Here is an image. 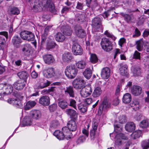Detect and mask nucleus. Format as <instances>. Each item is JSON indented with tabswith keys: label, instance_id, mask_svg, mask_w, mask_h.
Returning <instances> with one entry per match:
<instances>
[{
	"label": "nucleus",
	"instance_id": "1",
	"mask_svg": "<svg viewBox=\"0 0 149 149\" xmlns=\"http://www.w3.org/2000/svg\"><path fill=\"white\" fill-rule=\"evenodd\" d=\"M115 132L110 135L111 137L113 136H115V143L116 145L119 146L122 144L124 140H127V137L125 136L123 134L120 133L122 130V127L118 123L114 125Z\"/></svg>",
	"mask_w": 149,
	"mask_h": 149
},
{
	"label": "nucleus",
	"instance_id": "2",
	"mask_svg": "<svg viewBox=\"0 0 149 149\" xmlns=\"http://www.w3.org/2000/svg\"><path fill=\"white\" fill-rule=\"evenodd\" d=\"M54 135L59 140H63L64 139H70L72 136L71 132L66 127L63 128L62 131L59 130H56L54 133Z\"/></svg>",
	"mask_w": 149,
	"mask_h": 149
},
{
	"label": "nucleus",
	"instance_id": "3",
	"mask_svg": "<svg viewBox=\"0 0 149 149\" xmlns=\"http://www.w3.org/2000/svg\"><path fill=\"white\" fill-rule=\"evenodd\" d=\"M110 106L111 102L109 99L106 97H104L102 104L99 107L97 113L98 115L96 116L97 119L96 120L97 121L102 120V118L100 116L103 111H105L106 109L109 108Z\"/></svg>",
	"mask_w": 149,
	"mask_h": 149
},
{
	"label": "nucleus",
	"instance_id": "4",
	"mask_svg": "<svg viewBox=\"0 0 149 149\" xmlns=\"http://www.w3.org/2000/svg\"><path fill=\"white\" fill-rule=\"evenodd\" d=\"M78 70L74 65H71L67 66L65 70V73L68 78L72 79L77 75Z\"/></svg>",
	"mask_w": 149,
	"mask_h": 149
},
{
	"label": "nucleus",
	"instance_id": "5",
	"mask_svg": "<svg viewBox=\"0 0 149 149\" xmlns=\"http://www.w3.org/2000/svg\"><path fill=\"white\" fill-rule=\"evenodd\" d=\"M101 45L103 49L108 52L112 49V45L111 42L109 39L106 38H102L101 42Z\"/></svg>",
	"mask_w": 149,
	"mask_h": 149
},
{
	"label": "nucleus",
	"instance_id": "6",
	"mask_svg": "<svg viewBox=\"0 0 149 149\" xmlns=\"http://www.w3.org/2000/svg\"><path fill=\"white\" fill-rule=\"evenodd\" d=\"M21 37L24 40L28 41H33L35 36L31 32L28 31H23L20 33Z\"/></svg>",
	"mask_w": 149,
	"mask_h": 149
},
{
	"label": "nucleus",
	"instance_id": "7",
	"mask_svg": "<svg viewBox=\"0 0 149 149\" xmlns=\"http://www.w3.org/2000/svg\"><path fill=\"white\" fill-rule=\"evenodd\" d=\"M85 82L84 80L81 78H78L75 79L72 82L74 87L76 89H80L84 87Z\"/></svg>",
	"mask_w": 149,
	"mask_h": 149
},
{
	"label": "nucleus",
	"instance_id": "8",
	"mask_svg": "<svg viewBox=\"0 0 149 149\" xmlns=\"http://www.w3.org/2000/svg\"><path fill=\"white\" fill-rule=\"evenodd\" d=\"M92 90L90 85H87L83 87L80 91L81 96L86 97L90 95L92 93Z\"/></svg>",
	"mask_w": 149,
	"mask_h": 149
},
{
	"label": "nucleus",
	"instance_id": "9",
	"mask_svg": "<svg viewBox=\"0 0 149 149\" xmlns=\"http://www.w3.org/2000/svg\"><path fill=\"white\" fill-rule=\"evenodd\" d=\"M72 51L74 54L76 55H80L83 53L82 49L80 45L77 43H75L73 44Z\"/></svg>",
	"mask_w": 149,
	"mask_h": 149
},
{
	"label": "nucleus",
	"instance_id": "10",
	"mask_svg": "<svg viewBox=\"0 0 149 149\" xmlns=\"http://www.w3.org/2000/svg\"><path fill=\"white\" fill-rule=\"evenodd\" d=\"M75 31L77 36L79 37L84 38L86 35L85 31L79 25L75 26L74 27Z\"/></svg>",
	"mask_w": 149,
	"mask_h": 149
},
{
	"label": "nucleus",
	"instance_id": "11",
	"mask_svg": "<svg viewBox=\"0 0 149 149\" xmlns=\"http://www.w3.org/2000/svg\"><path fill=\"white\" fill-rule=\"evenodd\" d=\"M26 82L20 79L15 82L13 84L14 88L17 90H21L24 87Z\"/></svg>",
	"mask_w": 149,
	"mask_h": 149
},
{
	"label": "nucleus",
	"instance_id": "12",
	"mask_svg": "<svg viewBox=\"0 0 149 149\" xmlns=\"http://www.w3.org/2000/svg\"><path fill=\"white\" fill-rule=\"evenodd\" d=\"M43 58L45 63L48 65L52 64L55 62L54 57L50 54L44 55Z\"/></svg>",
	"mask_w": 149,
	"mask_h": 149
},
{
	"label": "nucleus",
	"instance_id": "13",
	"mask_svg": "<svg viewBox=\"0 0 149 149\" xmlns=\"http://www.w3.org/2000/svg\"><path fill=\"white\" fill-rule=\"evenodd\" d=\"M44 76L47 78H50L54 76L55 72L53 68H50L44 70L43 71Z\"/></svg>",
	"mask_w": 149,
	"mask_h": 149
},
{
	"label": "nucleus",
	"instance_id": "14",
	"mask_svg": "<svg viewBox=\"0 0 149 149\" xmlns=\"http://www.w3.org/2000/svg\"><path fill=\"white\" fill-rule=\"evenodd\" d=\"M142 90L141 86L136 85H133L131 88V93L135 96H138L140 95Z\"/></svg>",
	"mask_w": 149,
	"mask_h": 149
},
{
	"label": "nucleus",
	"instance_id": "15",
	"mask_svg": "<svg viewBox=\"0 0 149 149\" xmlns=\"http://www.w3.org/2000/svg\"><path fill=\"white\" fill-rule=\"evenodd\" d=\"M0 35L3 36H0V47L2 48L5 45L6 41L4 38L5 36L7 39L8 38V33L6 31H2L0 32Z\"/></svg>",
	"mask_w": 149,
	"mask_h": 149
},
{
	"label": "nucleus",
	"instance_id": "16",
	"mask_svg": "<svg viewBox=\"0 0 149 149\" xmlns=\"http://www.w3.org/2000/svg\"><path fill=\"white\" fill-rule=\"evenodd\" d=\"M39 103L43 106H48L50 104V98L48 96H43L40 98Z\"/></svg>",
	"mask_w": 149,
	"mask_h": 149
},
{
	"label": "nucleus",
	"instance_id": "17",
	"mask_svg": "<svg viewBox=\"0 0 149 149\" xmlns=\"http://www.w3.org/2000/svg\"><path fill=\"white\" fill-rule=\"evenodd\" d=\"M92 25L93 28L96 29L102 28L101 19L99 17H95L92 21Z\"/></svg>",
	"mask_w": 149,
	"mask_h": 149
},
{
	"label": "nucleus",
	"instance_id": "18",
	"mask_svg": "<svg viewBox=\"0 0 149 149\" xmlns=\"http://www.w3.org/2000/svg\"><path fill=\"white\" fill-rule=\"evenodd\" d=\"M146 42V41L143 40V39H140L136 41V48L139 51H141L145 50L144 45Z\"/></svg>",
	"mask_w": 149,
	"mask_h": 149
},
{
	"label": "nucleus",
	"instance_id": "19",
	"mask_svg": "<svg viewBox=\"0 0 149 149\" xmlns=\"http://www.w3.org/2000/svg\"><path fill=\"white\" fill-rule=\"evenodd\" d=\"M110 70L107 67L103 68L102 70L101 75V77L103 79H107L109 78L110 75Z\"/></svg>",
	"mask_w": 149,
	"mask_h": 149
},
{
	"label": "nucleus",
	"instance_id": "20",
	"mask_svg": "<svg viewBox=\"0 0 149 149\" xmlns=\"http://www.w3.org/2000/svg\"><path fill=\"white\" fill-rule=\"evenodd\" d=\"M72 54L69 52H65L62 55V59L64 62H69L72 59Z\"/></svg>",
	"mask_w": 149,
	"mask_h": 149
},
{
	"label": "nucleus",
	"instance_id": "21",
	"mask_svg": "<svg viewBox=\"0 0 149 149\" xmlns=\"http://www.w3.org/2000/svg\"><path fill=\"white\" fill-rule=\"evenodd\" d=\"M44 6L46 8H48L50 11L54 13L56 12V10L54 5L52 2V0H47Z\"/></svg>",
	"mask_w": 149,
	"mask_h": 149
},
{
	"label": "nucleus",
	"instance_id": "22",
	"mask_svg": "<svg viewBox=\"0 0 149 149\" xmlns=\"http://www.w3.org/2000/svg\"><path fill=\"white\" fill-rule=\"evenodd\" d=\"M120 65L119 70L120 74L123 76H127L128 75V67L126 65L123 64H120Z\"/></svg>",
	"mask_w": 149,
	"mask_h": 149
},
{
	"label": "nucleus",
	"instance_id": "23",
	"mask_svg": "<svg viewBox=\"0 0 149 149\" xmlns=\"http://www.w3.org/2000/svg\"><path fill=\"white\" fill-rule=\"evenodd\" d=\"M12 41L14 46L16 48H18L19 44L22 43V40L19 36H15L13 38Z\"/></svg>",
	"mask_w": 149,
	"mask_h": 149
},
{
	"label": "nucleus",
	"instance_id": "24",
	"mask_svg": "<svg viewBox=\"0 0 149 149\" xmlns=\"http://www.w3.org/2000/svg\"><path fill=\"white\" fill-rule=\"evenodd\" d=\"M61 30L63 34L69 36L72 32L71 27L69 26H63L61 28Z\"/></svg>",
	"mask_w": 149,
	"mask_h": 149
},
{
	"label": "nucleus",
	"instance_id": "25",
	"mask_svg": "<svg viewBox=\"0 0 149 149\" xmlns=\"http://www.w3.org/2000/svg\"><path fill=\"white\" fill-rule=\"evenodd\" d=\"M64 91L65 94L67 95H69L70 97H74V91L73 87L72 86H70L66 87Z\"/></svg>",
	"mask_w": 149,
	"mask_h": 149
},
{
	"label": "nucleus",
	"instance_id": "26",
	"mask_svg": "<svg viewBox=\"0 0 149 149\" xmlns=\"http://www.w3.org/2000/svg\"><path fill=\"white\" fill-rule=\"evenodd\" d=\"M67 129L69 130L74 131L76 130L77 128V123L76 122H69L67 124Z\"/></svg>",
	"mask_w": 149,
	"mask_h": 149
},
{
	"label": "nucleus",
	"instance_id": "27",
	"mask_svg": "<svg viewBox=\"0 0 149 149\" xmlns=\"http://www.w3.org/2000/svg\"><path fill=\"white\" fill-rule=\"evenodd\" d=\"M17 75L20 79L26 82V79L29 76V74L26 71H24L19 72L17 73Z\"/></svg>",
	"mask_w": 149,
	"mask_h": 149
},
{
	"label": "nucleus",
	"instance_id": "28",
	"mask_svg": "<svg viewBox=\"0 0 149 149\" xmlns=\"http://www.w3.org/2000/svg\"><path fill=\"white\" fill-rule=\"evenodd\" d=\"M120 15L123 17L124 20L128 23L130 22L134 18V16L132 14L129 15L123 13H121Z\"/></svg>",
	"mask_w": 149,
	"mask_h": 149
},
{
	"label": "nucleus",
	"instance_id": "29",
	"mask_svg": "<svg viewBox=\"0 0 149 149\" xmlns=\"http://www.w3.org/2000/svg\"><path fill=\"white\" fill-rule=\"evenodd\" d=\"M13 88L10 84H5L3 93L6 95H8L11 93L13 91Z\"/></svg>",
	"mask_w": 149,
	"mask_h": 149
},
{
	"label": "nucleus",
	"instance_id": "30",
	"mask_svg": "<svg viewBox=\"0 0 149 149\" xmlns=\"http://www.w3.org/2000/svg\"><path fill=\"white\" fill-rule=\"evenodd\" d=\"M97 127V123L96 122H94L92 124V129L90 133V136L92 139L94 138Z\"/></svg>",
	"mask_w": 149,
	"mask_h": 149
},
{
	"label": "nucleus",
	"instance_id": "31",
	"mask_svg": "<svg viewBox=\"0 0 149 149\" xmlns=\"http://www.w3.org/2000/svg\"><path fill=\"white\" fill-rule=\"evenodd\" d=\"M102 91L100 86L95 87L92 93V96L94 97H97L99 96L102 94Z\"/></svg>",
	"mask_w": 149,
	"mask_h": 149
},
{
	"label": "nucleus",
	"instance_id": "32",
	"mask_svg": "<svg viewBox=\"0 0 149 149\" xmlns=\"http://www.w3.org/2000/svg\"><path fill=\"white\" fill-rule=\"evenodd\" d=\"M132 100V97L129 93H126L125 94L123 97V102L125 104L130 103Z\"/></svg>",
	"mask_w": 149,
	"mask_h": 149
},
{
	"label": "nucleus",
	"instance_id": "33",
	"mask_svg": "<svg viewBox=\"0 0 149 149\" xmlns=\"http://www.w3.org/2000/svg\"><path fill=\"white\" fill-rule=\"evenodd\" d=\"M31 116L32 118L36 120H38L41 117V113L38 110H33L31 112Z\"/></svg>",
	"mask_w": 149,
	"mask_h": 149
},
{
	"label": "nucleus",
	"instance_id": "34",
	"mask_svg": "<svg viewBox=\"0 0 149 149\" xmlns=\"http://www.w3.org/2000/svg\"><path fill=\"white\" fill-rule=\"evenodd\" d=\"M125 127L127 131L131 132L134 130L135 125L132 122H129L126 124Z\"/></svg>",
	"mask_w": 149,
	"mask_h": 149
},
{
	"label": "nucleus",
	"instance_id": "35",
	"mask_svg": "<svg viewBox=\"0 0 149 149\" xmlns=\"http://www.w3.org/2000/svg\"><path fill=\"white\" fill-rule=\"evenodd\" d=\"M58 106L62 109H65L67 108L68 103L66 101L62 99L58 100Z\"/></svg>",
	"mask_w": 149,
	"mask_h": 149
},
{
	"label": "nucleus",
	"instance_id": "36",
	"mask_svg": "<svg viewBox=\"0 0 149 149\" xmlns=\"http://www.w3.org/2000/svg\"><path fill=\"white\" fill-rule=\"evenodd\" d=\"M36 103L35 101L30 100L27 102L24 107V109L28 110L34 107Z\"/></svg>",
	"mask_w": 149,
	"mask_h": 149
},
{
	"label": "nucleus",
	"instance_id": "37",
	"mask_svg": "<svg viewBox=\"0 0 149 149\" xmlns=\"http://www.w3.org/2000/svg\"><path fill=\"white\" fill-rule=\"evenodd\" d=\"M56 40L59 42H63L65 39V36L61 33H58L55 35Z\"/></svg>",
	"mask_w": 149,
	"mask_h": 149
},
{
	"label": "nucleus",
	"instance_id": "38",
	"mask_svg": "<svg viewBox=\"0 0 149 149\" xmlns=\"http://www.w3.org/2000/svg\"><path fill=\"white\" fill-rule=\"evenodd\" d=\"M132 73L134 76H138L141 74V70L139 66H134L132 68Z\"/></svg>",
	"mask_w": 149,
	"mask_h": 149
},
{
	"label": "nucleus",
	"instance_id": "39",
	"mask_svg": "<svg viewBox=\"0 0 149 149\" xmlns=\"http://www.w3.org/2000/svg\"><path fill=\"white\" fill-rule=\"evenodd\" d=\"M8 102L9 103L13 104L17 107H20L21 105L20 101L16 99H10L8 100Z\"/></svg>",
	"mask_w": 149,
	"mask_h": 149
},
{
	"label": "nucleus",
	"instance_id": "40",
	"mask_svg": "<svg viewBox=\"0 0 149 149\" xmlns=\"http://www.w3.org/2000/svg\"><path fill=\"white\" fill-rule=\"evenodd\" d=\"M86 65V63L83 61H80L76 63L77 67L78 69H80L85 68Z\"/></svg>",
	"mask_w": 149,
	"mask_h": 149
},
{
	"label": "nucleus",
	"instance_id": "41",
	"mask_svg": "<svg viewBox=\"0 0 149 149\" xmlns=\"http://www.w3.org/2000/svg\"><path fill=\"white\" fill-rule=\"evenodd\" d=\"M83 74L84 77L87 79H89L91 76L92 72L91 70L89 68L86 69L84 72Z\"/></svg>",
	"mask_w": 149,
	"mask_h": 149
},
{
	"label": "nucleus",
	"instance_id": "42",
	"mask_svg": "<svg viewBox=\"0 0 149 149\" xmlns=\"http://www.w3.org/2000/svg\"><path fill=\"white\" fill-rule=\"evenodd\" d=\"M33 8L36 11H40L41 10V5L38 1H37L34 3V5L33 6Z\"/></svg>",
	"mask_w": 149,
	"mask_h": 149
},
{
	"label": "nucleus",
	"instance_id": "43",
	"mask_svg": "<svg viewBox=\"0 0 149 149\" xmlns=\"http://www.w3.org/2000/svg\"><path fill=\"white\" fill-rule=\"evenodd\" d=\"M66 113L71 117H75L77 115V112L74 110L72 109H67L65 110Z\"/></svg>",
	"mask_w": 149,
	"mask_h": 149
},
{
	"label": "nucleus",
	"instance_id": "44",
	"mask_svg": "<svg viewBox=\"0 0 149 149\" xmlns=\"http://www.w3.org/2000/svg\"><path fill=\"white\" fill-rule=\"evenodd\" d=\"M9 12L11 14L18 15L19 13V11L17 8L13 7L9 9Z\"/></svg>",
	"mask_w": 149,
	"mask_h": 149
},
{
	"label": "nucleus",
	"instance_id": "45",
	"mask_svg": "<svg viewBox=\"0 0 149 149\" xmlns=\"http://www.w3.org/2000/svg\"><path fill=\"white\" fill-rule=\"evenodd\" d=\"M141 134V132L140 130H138L133 132L131 135L132 138L136 139L139 137Z\"/></svg>",
	"mask_w": 149,
	"mask_h": 149
},
{
	"label": "nucleus",
	"instance_id": "46",
	"mask_svg": "<svg viewBox=\"0 0 149 149\" xmlns=\"http://www.w3.org/2000/svg\"><path fill=\"white\" fill-rule=\"evenodd\" d=\"M50 83L47 80H44L43 84H41L38 87V88H43L49 86Z\"/></svg>",
	"mask_w": 149,
	"mask_h": 149
},
{
	"label": "nucleus",
	"instance_id": "47",
	"mask_svg": "<svg viewBox=\"0 0 149 149\" xmlns=\"http://www.w3.org/2000/svg\"><path fill=\"white\" fill-rule=\"evenodd\" d=\"M47 35L46 34L43 33L41 36V43L43 44L46 41L48 42L49 41V38L47 37Z\"/></svg>",
	"mask_w": 149,
	"mask_h": 149
},
{
	"label": "nucleus",
	"instance_id": "48",
	"mask_svg": "<svg viewBox=\"0 0 149 149\" xmlns=\"http://www.w3.org/2000/svg\"><path fill=\"white\" fill-rule=\"evenodd\" d=\"M78 108L81 112L83 113L86 111L87 109L86 107L81 104H79L78 105Z\"/></svg>",
	"mask_w": 149,
	"mask_h": 149
},
{
	"label": "nucleus",
	"instance_id": "49",
	"mask_svg": "<svg viewBox=\"0 0 149 149\" xmlns=\"http://www.w3.org/2000/svg\"><path fill=\"white\" fill-rule=\"evenodd\" d=\"M56 45V43L53 42H48L47 45V49L50 50L54 48Z\"/></svg>",
	"mask_w": 149,
	"mask_h": 149
},
{
	"label": "nucleus",
	"instance_id": "50",
	"mask_svg": "<svg viewBox=\"0 0 149 149\" xmlns=\"http://www.w3.org/2000/svg\"><path fill=\"white\" fill-rule=\"evenodd\" d=\"M84 18L85 16L82 13H78L76 15V19L78 21H82Z\"/></svg>",
	"mask_w": 149,
	"mask_h": 149
},
{
	"label": "nucleus",
	"instance_id": "51",
	"mask_svg": "<svg viewBox=\"0 0 149 149\" xmlns=\"http://www.w3.org/2000/svg\"><path fill=\"white\" fill-rule=\"evenodd\" d=\"M90 61L93 63H96L98 61V58L95 54H91Z\"/></svg>",
	"mask_w": 149,
	"mask_h": 149
},
{
	"label": "nucleus",
	"instance_id": "52",
	"mask_svg": "<svg viewBox=\"0 0 149 149\" xmlns=\"http://www.w3.org/2000/svg\"><path fill=\"white\" fill-rule=\"evenodd\" d=\"M57 107V104H54L50 105L49 107V109L50 112H54L56 110Z\"/></svg>",
	"mask_w": 149,
	"mask_h": 149
},
{
	"label": "nucleus",
	"instance_id": "53",
	"mask_svg": "<svg viewBox=\"0 0 149 149\" xmlns=\"http://www.w3.org/2000/svg\"><path fill=\"white\" fill-rule=\"evenodd\" d=\"M54 87H52L48 89H44L42 91V93L45 95L46 94L49 93L51 92H53L54 91Z\"/></svg>",
	"mask_w": 149,
	"mask_h": 149
},
{
	"label": "nucleus",
	"instance_id": "54",
	"mask_svg": "<svg viewBox=\"0 0 149 149\" xmlns=\"http://www.w3.org/2000/svg\"><path fill=\"white\" fill-rule=\"evenodd\" d=\"M69 106L73 107L75 109L77 110L76 106V102L73 99L70 100Z\"/></svg>",
	"mask_w": 149,
	"mask_h": 149
},
{
	"label": "nucleus",
	"instance_id": "55",
	"mask_svg": "<svg viewBox=\"0 0 149 149\" xmlns=\"http://www.w3.org/2000/svg\"><path fill=\"white\" fill-rule=\"evenodd\" d=\"M34 125L32 122H20V125L22 127H25L26 126H30Z\"/></svg>",
	"mask_w": 149,
	"mask_h": 149
},
{
	"label": "nucleus",
	"instance_id": "56",
	"mask_svg": "<svg viewBox=\"0 0 149 149\" xmlns=\"http://www.w3.org/2000/svg\"><path fill=\"white\" fill-rule=\"evenodd\" d=\"M84 5L83 3L79 2H77L76 8L79 10H82L83 8Z\"/></svg>",
	"mask_w": 149,
	"mask_h": 149
},
{
	"label": "nucleus",
	"instance_id": "57",
	"mask_svg": "<svg viewBox=\"0 0 149 149\" xmlns=\"http://www.w3.org/2000/svg\"><path fill=\"white\" fill-rule=\"evenodd\" d=\"M30 47V45L28 44L24 45L22 49V51L24 52H28L29 50V48Z\"/></svg>",
	"mask_w": 149,
	"mask_h": 149
},
{
	"label": "nucleus",
	"instance_id": "58",
	"mask_svg": "<svg viewBox=\"0 0 149 149\" xmlns=\"http://www.w3.org/2000/svg\"><path fill=\"white\" fill-rule=\"evenodd\" d=\"M133 56L134 58L140 59V53L137 51L135 52Z\"/></svg>",
	"mask_w": 149,
	"mask_h": 149
},
{
	"label": "nucleus",
	"instance_id": "59",
	"mask_svg": "<svg viewBox=\"0 0 149 149\" xmlns=\"http://www.w3.org/2000/svg\"><path fill=\"white\" fill-rule=\"evenodd\" d=\"M119 120L120 121H124L127 120V118L125 115H121L118 117Z\"/></svg>",
	"mask_w": 149,
	"mask_h": 149
},
{
	"label": "nucleus",
	"instance_id": "60",
	"mask_svg": "<svg viewBox=\"0 0 149 149\" xmlns=\"http://www.w3.org/2000/svg\"><path fill=\"white\" fill-rule=\"evenodd\" d=\"M89 125H87V129H83L82 131V133L86 135V136L87 137L88 136V130L89 129Z\"/></svg>",
	"mask_w": 149,
	"mask_h": 149
},
{
	"label": "nucleus",
	"instance_id": "61",
	"mask_svg": "<svg viewBox=\"0 0 149 149\" xmlns=\"http://www.w3.org/2000/svg\"><path fill=\"white\" fill-rule=\"evenodd\" d=\"M111 10H108L107 11L105 12L102 15L104 18H106L110 14Z\"/></svg>",
	"mask_w": 149,
	"mask_h": 149
},
{
	"label": "nucleus",
	"instance_id": "62",
	"mask_svg": "<svg viewBox=\"0 0 149 149\" xmlns=\"http://www.w3.org/2000/svg\"><path fill=\"white\" fill-rule=\"evenodd\" d=\"M52 27V26H48L46 27L45 29L44 33L48 35L49 32L51 30Z\"/></svg>",
	"mask_w": 149,
	"mask_h": 149
},
{
	"label": "nucleus",
	"instance_id": "63",
	"mask_svg": "<svg viewBox=\"0 0 149 149\" xmlns=\"http://www.w3.org/2000/svg\"><path fill=\"white\" fill-rule=\"evenodd\" d=\"M104 35H106L107 37L111 38L113 40H115L116 39L114 37V36H113L112 35H111L107 31H105V32L104 33Z\"/></svg>",
	"mask_w": 149,
	"mask_h": 149
},
{
	"label": "nucleus",
	"instance_id": "64",
	"mask_svg": "<svg viewBox=\"0 0 149 149\" xmlns=\"http://www.w3.org/2000/svg\"><path fill=\"white\" fill-rule=\"evenodd\" d=\"M148 125V122H141L140 126L142 127H145Z\"/></svg>",
	"mask_w": 149,
	"mask_h": 149
}]
</instances>
